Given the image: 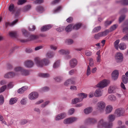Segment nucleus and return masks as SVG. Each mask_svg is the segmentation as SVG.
<instances>
[{"instance_id":"43","label":"nucleus","mask_w":128,"mask_h":128,"mask_svg":"<svg viewBox=\"0 0 128 128\" xmlns=\"http://www.w3.org/2000/svg\"><path fill=\"white\" fill-rule=\"evenodd\" d=\"M9 35L12 37H16L17 36V33L16 32H11L9 33Z\"/></svg>"},{"instance_id":"64","label":"nucleus","mask_w":128,"mask_h":128,"mask_svg":"<svg viewBox=\"0 0 128 128\" xmlns=\"http://www.w3.org/2000/svg\"><path fill=\"white\" fill-rule=\"evenodd\" d=\"M54 79L57 82H60L62 79V78L60 77H56Z\"/></svg>"},{"instance_id":"25","label":"nucleus","mask_w":128,"mask_h":128,"mask_svg":"<svg viewBox=\"0 0 128 128\" xmlns=\"http://www.w3.org/2000/svg\"><path fill=\"white\" fill-rule=\"evenodd\" d=\"M18 21V20H16L12 22L11 23L8 22H6L5 23V26L7 28L8 26H12L15 24Z\"/></svg>"},{"instance_id":"22","label":"nucleus","mask_w":128,"mask_h":128,"mask_svg":"<svg viewBox=\"0 0 128 128\" xmlns=\"http://www.w3.org/2000/svg\"><path fill=\"white\" fill-rule=\"evenodd\" d=\"M102 93L100 89H97L94 93V95L96 97H98L102 95Z\"/></svg>"},{"instance_id":"38","label":"nucleus","mask_w":128,"mask_h":128,"mask_svg":"<svg viewBox=\"0 0 128 128\" xmlns=\"http://www.w3.org/2000/svg\"><path fill=\"white\" fill-rule=\"evenodd\" d=\"M21 74L24 76H27L29 74L30 72L29 71L22 69Z\"/></svg>"},{"instance_id":"40","label":"nucleus","mask_w":128,"mask_h":128,"mask_svg":"<svg viewBox=\"0 0 128 128\" xmlns=\"http://www.w3.org/2000/svg\"><path fill=\"white\" fill-rule=\"evenodd\" d=\"M81 25V24L80 23L76 24L74 26L73 28L75 30H77L80 28Z\"/></svg>"},{"instance_id":"58","label":"nucleus","mask_w":128,"mask_h":128,"mask_svg":"<svg viewBox=\"0 0 128 128\" xmlns=\"http://www.w3.org/2000/svg\"><path fill=\"white\" fill-rule=\"evenodd\" d=\"M60 1V0H54L52 2L51 4L53 5L59 2Z\"/></svg>"},{"instance_id":"44","label":"nucleus","mask_w":128,"mask_h":128,"mask_svg":"<svg viewBox=\"0 0 128 128\" xmlns=\"http://www.w3.org/2000/svg\"><path fill=\"white\" fill-rule=\"evenodd\" d=\"M39 76H40L44 78L48 77L49 76V74H48L40 73Z\"/></svg>"},{"instance_id":"24","label":"nucleus","mask_w":128,"mask_h":128,"mask_svg":"<svg viewBox=\"0 0 128 128\" xmlns=\"http://www.w3.org/2000/svg\"><path fill=\"white\" fill-rule=\"evenodd\" d=\"M51 26L50 25H48L44 26L41 28V30L42 32L46 31L50 28Z\"/></svg>"},{"instance_id":"5","label":"nucleus","mask_w":128,"mask_h":128,"mask_svg":"<svg viewBox=\"0 0 128 128\" xmlns=\"http://www.w3.org/2000/svg\"><path fill=\"white\" fill-rule=\"evenodd\" d=\"M105 106V104L104 102H99L97 104L96 109L99 112H101L104 110Z\"/></svg>"},{"instance_id":"11","label":"nucleus","mask_w":128,"mask_h":128,"mask_svg":"<svg viewBox=\"0 0 128 128\" xmlns=\"http://www.w3.org/2000/svg\"><path fill=\"white\" fill-rule=\"evenodd\" d=\"M125 24L126 27L124 28L123 31L126 34L122 39L124 40H128V23Z\"/></svg>"},{"instance_id":"13","label":"nucleus","mask_w":128,"mask_h":128,"mask_svg":"<svg viewBox=\"0 0 128 128\" xmlns=\"http://www.w3.org/2000/svg\"><path fill=\"white\" fill-rule=\"evenodd\" d=\"M16 76V74L13 72H9L5 74L4 76V77L6 78H13Z\"/></svg>"},{"instance_id":"50","label":"nucleus","mask_w":128,"mask_h":128,"mask_svg":"<svg viewBox=\"0 0 128 128\" xmlns=\"http://www.w3.org/2000/svg\"><path fill=\"white\" fill-rule=\"evenodd\" d=\"M4 102V98L2 95H1L0 96V104L2 105Z\"/></svg>"},{"instance_id":"14","label":"nucleus","mask_w":128,"mask_h":128,"mask_svg":"<svg viewBox=\"0 0 128 128\" xmlns=\"http://www.w3.org/2000/svg\"><path fill=\"white\" fill-rule=\"evenodd\" d=\"M119 75L118 72L117 70L114 71L112 74V77L113 79L114 80H116Z\"/></svg>"},{"instance_id":"15","label":"nucleus","mask_w":128,"mask_h":128,"mask_svg":"<svg viewBox=\"0 0 128 128\" xmlns=\"http://www.w3.org/2000/svg\"><path fill=\"white\" fill-rule=\"evenodd\" d=\"M70 66L72 68H74L76 66L77 64V61L75 59H72L70 62Z\"/></svg>"},{"instance_id":"16","label":"nucleus","mask_w":128,"mask_h":128,"mask_svg":"<svg viewBox=\"0 0 128 128\" xmlns=\"http://www.w3.org/2000/svg\"><path fill=\"white\" fill-rule=\"evenodd\" d=\"M25 66L28 68L32 67L34 64L33 62L31 60H28L25 62L24 63Z\"/></svg>"},{"instance_id":"45","label":"nucleus","mask_w":128,"mask_h":128,"mask_svg":"<svg viewBox=\"0 0 128 128\" xmlns=\"http://www.w3.org/2000/svg\"><path fill=\"white\" fill-rule=\"evenodd\" d=\"M65 42L68 44H70L73 43V41L72 39H68L66 40Z\"/></svg>"},{"instance_id":"55","label":"nucleus","mask_w":128,"mask_h":128,"mask_svg":"<svg viewBox=\"0 0 128 128\" xmlns=\"http://www.w3.org/2000/svg\"><path fill=\"white\" fill-rule=\"evenodd\" d=\"M90 69L89 66H88L86 74L87 76H88L90 74Z\"/></svg>"},{"instance_id":"6","label":"nucleus","mask_w":128,"mask_h":128,"mask_svg":"<svg viewBox=\"0 0 128 128\" xmlns=\"http://www.w3.org/2000/svg\"><path fill=\"white\" fill-rule=\"evenodd\" d=\"M123 56L122 54L120 52L117 53L115 56V60L117 62H122L123 60Z\"/></svg>"},{"instance_id":"31","label":"nucleus","mask_w":128,"mask_h":128,"mask_svg":"<svg viewBox=\"0 0 128 128\" xmlns=\"http://www.w3.org/2000/svg\"><path fill=\"white\" fill-rule=\"evenodd\" d=\"M36 10L37 12L40 13H42L44 11L43 7L40 6L37 7Z\"/></svg>"},{"instance_id":"20","label":"nucleus","mask_w":128,"mask_h":128,"mask_svg":"<svg viewBox=\"0 0 128 128\" xmlns=\"http://www.w3.org/2000/svg\"><path fill=\"white\" fill-rule=\"evenodd\" d=\"M23 68L20 67H16L14 68V70L16 73L15 74H16V75L18 74H21Z\"/></svg>"},{"instance_id":"62","label":"nucleus","mask_w":128,"mask_h":128,"mask_svg":"<svg viewBox=\"0 0 128 128\" xmlns=\"http://www.w3.org/2000/svg\"><path fill=\"white\" fill-rule=\"evenodd\" d=\"M112 21H106L105 23V25L106 26L112 23Z\"/></svg>"},{"instance_id":"37","label":"nucleus","mask_w":128,"mask_h":128,"mask_svg":"<svg viewBox=\"0 0 128 128\" xmlns=\"http://www.w3.org/2000/svg\"><path fill=\"white\" fill-rule=\"evenodd\" d=\"M31 8V6L30 5H27L22 10V11L24 12H26L29 10Z\"/></svg>"},{"instance_id":"1","label":"nucleus","mask_w":128,"mask_h":128,"mask_svg":"<svg viewBox=\"0 0 128 128\" xmlns=\"http://www.w3.org/2000/svg\"><path fill=\"white\" fill-rule=\"evenodd\" d=\"M116 116L114 114L109 115L108 117V119L110 122L107 123L104 122L103 119H101L98 122V128H102L104 127L106 128H111L112 126V122L115 119Z\"/></svg>"},{"instance_id":"7","label":"nucleus","mask_w":128,"mask_h":128,"mask_svg":"<svg viewBox=\"0 0 128 128\" xmlns=\"http://www.w3.org/2000/svg\"><path fill=\"white\" fill-rule=\"evenodd\" d=\"M109 32V31L108 30H107L104 32H99L98 34L95 35L94 38L96 39H98L100 37L106 35Z\"/></svg>"},{"instance_id":"18","label":"nucleus","mask_w":128,"mask_h":128,"mask_svg":"<svg viewBox=\"0 0 128 128\" xmlns=\"http://www.w3.org/2000/svg\"><path fill=\"white\" fill-rule=\"evenodd\" d=\"M116 87L115 86H110L108 90V93L110 94H113L115 92V90Z\"/></svg>"},{"instance_id":"39","label":"nucleus","mask_w":128,"mask_h":128,"mask_svg":"<svg viewBox=\"0 0 128 128\" xmlns=\"http://www.w3.org/2000/svg\"><path fill=\"white\" fill-rule=\"evenodd\" d=\"M22 32L24 36L27 37L28 36L29 32L25 29H22Z\"/></svg>"},{"instance_id":"10","label":"nucleus","mask_w":128,"mask_h":128,"mask_svg":"<svg viewBox=\"0 0 128 128\" xmlns=\"http://www.w3.org/2000/svg\"><path fill=\"white\" fill-rule=\"evenodd\" d=\"M96 122L97 120L96 119L89 118L85 120L84 123L86 124H94Z\"/></svg>"},{"instance_id":"4","label":"nucleus","mask_w":128,"mask_h":128,"mask_svg":"<svg viewBox=\"0 0 128 128\" xmlns=\"http://www.w3.org/2000/svg\"><path fill=\"white\" fill-rule=\"evenodd\" d=\"M110 82V81L108 80H104L97 85V87L103 88L107 86Z\"/></svg>"},{"instance_id":"52","label":"nucleus","mask_w":128,"mask_h":128,"mask_svg":"<svg viewBox=\"0 0 128 128\" xmlns=\"http://www.w3.org/2000/svg\"><path fill=\"white\" fill-rule=\"evenodd\" d=\"M6 85L3 86L0 88V93H1L3 92L6 88Z\"/></svg>"},{"instance_id":"36","label":"nucleus","mask_w":128,"mask_h":128,"mask_svg":"<svg viewBox=\"0 0 128 128\" xmlns=\"http://www.w3.org/2000/svg\"><path fill=\"white\" fill-rule=\"evenodd\" d=\"M108 100L112 101H114L116 99V98L114 95L111 94L109 95L108 96Z\"/></svg>"},{"instance_id":"53","label":"nucleus","mask_w":128,"mask_h":128,"mask_svg":"<svg viewBox=\"0 0 128 128\" xmlns=\"http://www.w3.org/2000/svg\"><path fill=\"white\" fill-rule=\"evenodd\" d=\"M65 28V27L64 26L60 27L56 29L57 31L59 32H60L64 30Z\"/></svg>"},{"instance_id":"26","label":"nucleus","mask_w":128,"mask_h":128,"mask_svg":"<svg viewBox=\"0 0 128 128\" xmlns=\"http://www.w3.org/2000/svg\"><path fill=\"white\" fill-rule=\"evenodd\" d=\"M59 53L60 54H69L70 52L68 50H64L63 49L58 51Z\"/></svg>"},{"instance_id":"47","label":"nucleus","mask_w":128,"mask_h":128,"mask_svg":"<svg viewBox=\"0 0 128 128\" xmlns=\"http://www.w3.org/2000/svg\"><path fill=\"white\" fill-rule=\"evenodd\" d=\"M101 29V27L100 26H98L95 27L93 30V32H96L99 31Z\"/></svg>"},{"instance_id":"27","label":"nucleus","mask_w":128,"mask_h":128,"mask_svg":"<svg viewBox=\"0 0 128 128\" xmlns=\"http://www.w3.org/2000/svg\"><path fill=\"white\" fill-rule=\"evenodd\" d=\"M28 88V87L27 86H23L18 90V92L20 94L22 93L24 91L26 90Z\"/></svg>"},{"instance_id":"49","label":"nucleus","mask_w":128,"mask_h":128,"mask_svg":"<svg viewBox=\"0 0 128 128\" xmlns=\"http://www.w3.org/2000/svg\"><path fill=\"white\" fill-rule=\"evenodd\" d=\"M118 26V25L117 24H114L113 26H112L110 28V31H112L114 30H115Z\"/></svg>"},{"instance_id":"61","label":"nucleus","mask_w":128,"mask_h":128,"mask_svg":"<svg viewBox=\"0 0 128 128\" xmlns=\"http://www.w3.org/2000/svg\"><path fill=\"white\" fill-rule=\"evenodd\" d=\"M61 8V6H58L56 9L54 10V12L56 13L59 11Z\"/></svg>"},{"instance_id":"48","label":"nucleus","mask_w":128,"mask_h":128,"mask_svg":"<svg viewBox=\"0 0 128 128\" xmlns=\"http://www.w3.org/2000/svg\"><path fill=\"white\" fill-rule=\"evenodd\" d=\"M26 0H18L17 2V4L18 5H22L26 2Z\"/></svg>"},{"instance_id":"2","label":"nucleus","mask_w":128,"mask_h":128,"mask_svg":"<svg viewBox=\"0 0 128 128\" xmlns=\"http://www.w3.org/2000/svg\"><path fill=\"white\" fill-rule=\"evenodd\" d=\"M34 62L39 67H42L44 65H46L49 63V60L46 59L41 60L39 57L35 58Z\"/></svg>"},{"instance_id":"12","label":"nucleus","mask_w":128,"mask_h":128,"mask_svg":"<svg viewBox=\"0 0 128 128\" xmlns=\"http://www.w3.org/2000/svg\"><path fill=\"white\" fill-rule=\"evenodd\" d=\"M38 94L36 92H33L30 93L29 95V98L31 100H34L38 96Z\"/></svg>"},{"instance_id":"51","label":"nucleus","mask_w":128,"mask_h":128,"mask_svg":"<svg viewBox=\"0 0 128 128\" xmlns=\"http://www.w3.org/2000/svg\"><path fill=\"white\" fill-rule=\"evenodd\" d=\"M20 103L22 104H25L26 103V98H23L21 100Z\"/></svg>"},{"instance_id":"56","label":"nucleus","mask_w":128,"mask_h":128,"mask_svg":"<svg viewBox=\"0 0 128 128\" xmlns=\"http://www.w3.org/2000/svg\"><path fill=\"white\" fill-rule=\"evenodd\" d=\"M125 16L124 15H122L119 18V22H122L125 18Z\"/></svg>"},{"instance_id":"32","label":"nucleus","mask_w":128,"mask_h":128,"mask_svg":"<svg viewBox=\"0 0 128 128\" xmlns=\"http://www.w3.org/2000/svg\"><path fill=\"white\" fill-rule=\"evenodd\" d=\"M122 82L124 84H126L128 82V78L126 76L124 75H122Z\"/></svg>"},{"instance_id":"29","label":"nucleus","mask_w":128,"mask_h":128,"mask_svg":"<svg viewBox=\"0 0 128 128\" xmlns=\"http://www.w3.org/2000/svg\"><path fill=\"white\" fill-rule=\"evenodd\" d=\"M118 48L121 50L126 49V45L124 43H121L119 45Z\"/></svg>"},{"instance_id":"35","label":"nucleus","mask_w":128,"mask_h":128,"mask_svg":"<svg viewBox=\"0 0 128 128\" xmlns=\"http://www.w3.org/2000/svg\"><path fill=\"white\" fill-rule=\"evenodd\" d=\"M120 40L119 39L116 40L114 43V46L116 50H118V44Z\"/></svg>"},{"instance_id":"59","label":"nucleus","mask_w":128,"mask_h":128,"mask_svg":"<svg viewBox=\"0 0 128 128\" xmlns=\"http://www.w3.org/2000/svg\"><path fill=\"white\" fill-rule=\"evenodd\" d=\"M74 109L73 108H71L69 110L68 114L70 115H72L74 113Z\"/></svg>"},{"instance_id":"3","label":"nucleus","mask_w":128,"mask_h":128,"mask_svg":"<svg viewBox=\"0 0 128 128\" xmlns=\"http://www.w3.org/2000/svg\"><path fill=\"white\" fill-rule=\"evenodd\" d=\"M80 98H75L72 101V104H74L82 100L83 98H86L87 96V95L83 93H81L78 94Z\"/></svg>"},{"instance_id":"9","label":"nucleus","mask_w":128,"mask_h":128,"mask_svg":"<svg viewBox=\"0 0 128 128\" xmlns=\"http://www.w3.org/2000/svg\"><path fill=\"white\" fill-rule=\"evenodd\" d=\"M77 120V118L74 117L69 118L64 120V123L65 124H69L72 123Z\"/></svg>"},{"instance_id":"63","label":"nucleus","mask_w":128,"mask_h":128,"mask_svg":"<svg viewBox=\"0 0 128 128\" xmlns=\"http://www.w3.org/2000/svg\"><path fill=\"white\" fill-rule=\"evenodd\" d=\"M49 89V88L48 87H43L42 89V90L43 91L45 92L48 91Z\"/></svg>"},{"instance_id":"60","label":"nucleus","mask_w":128,"mask_h":128,"mask_svg":"<svg viewBox=\"0 0 128 128\" xmlns=\"http://www.w3.org/2000/svg\"><path fill=\"white\" fill-rule=\"evenodd\" d=\"M85 54L86 56H90L92 55V53L90 51H87L85 52Z\"/></svg>"},{"instance_id":"33","label":"nucleus","mask_w":128,"mask_h":128,"mask_svg":"<svg viewBox=\"0 0 128 128\" xmlns=\"http://www.w3.org/2000/svg\"><path fill=\"white\" fill-rule=\"evenodd\" d=\"M73 26L72 24H70L68 26L65 28V30L67 32L71 31L72 29Z\"/></svg>"},{"instance_id":"57","label":"nucleus","mask_w":128,"mask_h":128,"mask_svg":"<svg viewBox=\"0 0 128 128\" xmlns=\"http://www.w3.org/2000/svg\"><path fill=\"white\" fill-rule=\"evenodd\" d=\"M43 0H35L34 2V3L36 4H41L43 2Z\"/></svg>"},{"instance_id":"41","label":"nucleus","mask_w":128,"mask_h":128,"mask_svg":"<svg viewBox=\"0 0 128 128\" xmlns=\"http://www.w3.org/2000/svg\"><path fill=\"white\" fill-rule=\"evenodd\" d=\"M60 61L59 60L57 61L54 64L53 68H56L58 67L60 65Z\"/></svg>"},{"instance_id":"46","label":"nucleus","mask_w":128,"mask_h":128,"mask_svg":"<svg viewBox=\"0 0 128 128\" xmlns=\"http://www.w3.org/2000/svg\"><path fill=\"white\" fill-rule=\"evenodd\" d=\"M38 38V36L34 35H32L30 36V39L28 40H32L34 39H36Z\"/></svg>"},{"instance_id":"21","label":"nucleus","mask_w":128,"mask_h":128,"mask_svg":"<svg viewBox=\"0 0 128 128\" xmlns=\"http://www.w3.org/2000/svg\"><path fill=\"white\" fill-rule=\"evenodd\" d=\"M112 107L111 106L108 105L107 106L106 108V114L110 113L112 111Z\"/></svg>"},{"instance_id":"8","label":"nucleus","mask_w":128,"mask_h":128,"mask_svg":"<svg viewBox=\"0 0 128 128\" xmlns=\"http://www.w3.org/2000/svg\"><path fill=\"white\" fill-rule=\"evenodd\" d=\"M124 113V110L121 108H118L116 110L114 114L116 116L118 117L123 116Z\"/></svg>"},{"instance_id":"28","label":"nucleus","mask_w":128,"mask_h":128,"mask_svg":"<svg viewBox=\"0 0 128 128\" xmlns=\"http://www.w3.org/2000/svg\"><path fill=\"white\" fill-rule=\"evenodd\" d=\"M92 107H88L84 110V113L86 114H88L92 111Z\"/></svg>"},{"instance_id":"54","label":"nucleus","mask_w":128,"mask_h":128,"mask_svg":"<svg viewBox=\"0 0 128 128\" xmlns=\"http://www.w3.org/2000/svg\"><path fill=\"white\" fill-rule=\"evenodd\" d=\"M28 122V121L26 120L23 119L21 120L20 123L22 125H24L27 123Z\"/></svg>"},{"instance_id":"23","label":"nucleus","mask_w":128,"mask_h":128,"mask_svg":"<svg viewBox=\"0 0 128 128\" xmlns=\"http://www.w3.org/2000/svg\"><path fill=\"white\" fill-rule=\"evenodd\" d=\"M18 99L17 98H10L9 103L10 104H13L16 103Z\"/></svg>"},{"instance_id":"30","label":"nucleus","mask_w":128,"mask_h":128,"mask_svg":"<svg viewBox=\"0 0 128 128\" xmlns=\"http://www.w3.org/2000/svg\"><path fill=\"white\" fill-rule=\"evenodd\" d=\"M8 10L10 12L14 13L15 10L14 5L13 4H11L9 7Z\"/></svg>"},{"instance_id":"34","label":"nucleus","mask_w":128,"mask_h":128,"mask_svg":"<svg viewBox=\"0 0 128 128\" xmlns=\"http://www.w3.org/2000/svg\"><path fill=\"white\" fill-rule=\"evenodd\" d=\"M54 55V52H48L46 54V56L48 58H50L52 57Z\"/></svg>"},{"instance_id":"19","label":"nucleus","mask_w":128,"mask_h":128,"mask_svg":"<svg viewBox=\"0 0 128 128\" xmlns=\"http://www.w3.org/2000/svg\"><path fill=\"white\" fill-rule=\"evenodd\" d=\"M75 83V81L74 78H72L66 80L64 83V84L66 86L70 84H74Z\"/></svg>"},{"instance_id":"17","label":"nucleus","mask_w":128,"mask_h":128,"mask_svg":"<svg viewBox=\"0 0 128 128\" xmlns=\"http://www.w3.org/2000/svg\"><path fill=\"white\" fill-rule=\"evenodd\" d=\"M66 116V114L65 113H61L58 115L55 118L56 120H59L64 118Z\"/></svg>"},{"instance_id":"42","label":"nucleus","mask_w":128,"mask_h":128,"mask_svg":"<svg viewBox=\"0 0 128 128\" xmlns=\"http://www.w3.org/2000/svg\"><path fill=\"white\" fill-rule=\"evenodd\" d=\"M121 4L123 5H128V0H122L120 2Z\"/></svg>"}]
</instances>
